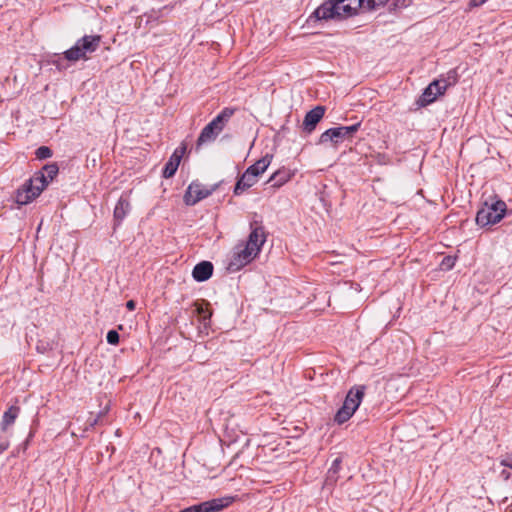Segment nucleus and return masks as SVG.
Instances as JSON below:
<instances>
[{
  "instance_id": "nucleus-32",
  "label": "nucleus",
  "mask_w": 512,
  "mask_h": 512,
  "mask_svg": "<svg viewBox=\"0 0 512 512\" xmlns=\"http://www.w3.org/2000/svg\"><path fill=\"white\" fill-rule=\"evenodd\" d=\"M440 79L448 80L452 83L449 84V87L454 85L457 82V75L456 72L451 70L447 73L446 77H441Z\"/></svg>"
},
{
  "instance_id": "nucleus-34",
  "label": "nucleus",
  "mask_w": 512,
  "mask_h": 512,
  "mask_svg": "<svg viewBox=\"0 0 512 512\" xmlns=\"http://www.w3.org/2000/svg\"><path fill=\"white\" fill-rule=\"evenodd\" d=\"M501 465L512 469V453L505 459L501 460Z\"/></svg>"
},
{
  "instance_id": "nucleus-37",
  "label": "nucleus",
  "mask_w": 512,
  "mask_h": 512,
  "mask_svg": "<svg viewBox=\"0 0 512 512\" xmlns=\"http://www.w3.org/2000/svg\"><path fill=\"white\" fill-rule=\"evenodd\" d=\"M487 0H471L470 4L472 6H480L484 4Z\"/></svg>"
},
{
  "instance_id": "nucleus-26",
  "label": "nucleus",
  "mask_w": 512,
  "mask_h": 512,
  "mask_svg": "<svg viewBox=\"0 0 512 512\" xmlns=\"http://www.w3.org/2000/svg\"><path fill=\"white\" fill-rule=\"evenodd\" d=\"M456 259L457 258L455 256L444 257L440 263V269L443 271L451 270L455 266Z\"/></svg>"
},
{
  "instance_id": "nucleus-14",
  "label": "nucleus",
  "mask_w": 512,
  "mask_h": 512,
  "mask_svg": "<svg viewBox=\"0 0 512 512\" xmlns=\"http://www.w3.org/2000/svg\"><path fill=\"white\" fill-rule=\"evenodd\" d=\"M130 211H131V205H130L129 199L126 195L123 194L118 199V201L115 205V208H114V212H113L114 228L116 226L121 225L122 221L130 213Z\"/></svg>"
},
{
  "instance_id": "nucleus-20",
  "label": "nucleus",
  "mask_w": 512,
  "mask_h": 512,
  "mask_svg": "<svg viewBox=\"0 0 512 512\" xmlns=\"http://www.w3.org/2000/svg\"><path fill=\"white\" fill-rule=\"evenodd\" d=\"M20 413V407L12 405L10 406L2 416L0 428L2 432H5L9 426L13 425Z\"/></svg>"
},
{
  "instance_id": "nucleus-11",
  "label": "nucleus",
  "mask_w": 512,
  "mask_h": 512,
  "mask_svg": "<svg viewBox=\"0 0 512 512\" xmlns=\"http://www.w3.org/2000/svg\"><path fill=\"white\" fill-rule=\"evenodd\" d=\"M251 232L248 236L246 247L251 249L256 254H259L262 246L266 242L265 228L259 221H253L250 223Z\"/></svg>"
},
{
  "instance_id": "nucleus-18",
  "label": "nucleus",
  "mask_w": 512,
  "mask_h": 512,
  "mask_svg": "<svg viewBox=\"0 0 512 512\" xmlns=\"http://www.w3.org/2000/svg\"><path fill=\"white\" fill-rule=\"evenodd\" d=\"M258 181V177L254 174H250L248 170L239 177L234 187V194L240 195L245 190L249 189L253 185H255Z\"/></svg>"
},
{
  "instance_id": "nucleus-36",
  "label": "nucleus",
  "mask_w": 512,
  "mask_h": 512,
  "mask_svg": "<svg viewBox=\"0 0 512 512\" xmlns=\"http://www.w3.org/2000/svg\"><path fill=\"white\" fill-rule=\"evenodd\" d=\"M511 473L507 470H502L500 473V477L504 480H508L510 478Z\"/></svg>"
},
{
  "instance_id": "nucleus-4",
  "label": "nucleus",
  "mask_w": 512,
  "mask_h": 512,
  "mask_svg": "<svg viewBox=\"0 0 512 512\" xmlns=\"http://www.w3.org/2000/svg\"><path fill=\"white\" fill-rule=\"evenodd\" d=\"M48 186V181L44 177L43 171L36 172L33 177L27 180L21 188L17 190L15 200L19 205H26L38 197Z\"/></svg>"
},
{
  "instance_id": "nucleus-3",
  "label": "nucleus",
  "mask_w": 512,
  "mask_h": 512,
  "mask_svg": "<svg viewBox=\"0 0 512 512\" xmlns=\"http://www.w3.org/2000/svg\"><path fill=\"white\" fill-rule=\"evenodd\" d=\"M235 112L236 108L233 107H225L222 109L221 112L201 130L197 139V147L214 141L224 130Z\"/></svg>"
},
{
  "instance_id": "nucleus-22",
  "label": "nucleus",
  "mask_w": 512,
  "mask_h": 512,
  "mask_svg": "<svg viewBox=\"0 0 512 512\" xmlns=\"http://www.w3.org/2000/svg\"><path fill=\"white\" fill-rule=\"evenodd\" d=\"M341 463H342V460L340 457H337L333 460L330 468L327 471V475H326V484L327 485H333L337 482L338 473L341 469Z\"/></svg>"
},
{
  "instance_id": "nucleus-25",
  "label": "nucleus",
  "mask_w": 512,
  "mask_h": 512,
  "mask_svg": "<svg viewBox=\"0 0 512 512\" xmlns=\"http://www.w3.org/2000/svg\"><path fill=\"white\" fill-rule=\"evenodd\" d=\"M53 152L48 146H40L35 151V156L39 160H44L50 158Z\"/></svg>"
},
{
  "instance_id": "nucleus-8",
  "label": "nucleus",
  "mask_w": 512,
  "mask_h": 512,
  "mask_svg": "<svg viewBox=\"0 0 512 512\" xmlns=\"http://www.w3.org/2000/svg\"><path fill=\"white\" fill-rule=\"evenodd\" d=\"M233 501L234 498L231 496L214 498L189 506L180 510L179 512H219L230 506Z\"/></svg>"
},
{
  "instance_id": "nucleus-27",
  "label": "nucleus",
  "mask_w": 512,
  "mask_h": 512,
  "mask_svg": "<svg viewBox=\"0 0 512 512\" xmlns=\"http://www.w3.org/2000/svg\"><path fill=\"white\" fill-rule=\"evenodd\" d=\"M119 339L120 336L116 330L112 329L107 332L106 340L110 345H117L119 343Z\"/></svg>"
},
{
  "instance_id": "nucleus-16",
  "label": "nucleus",
  "mask_w": 512,
  "mask_h": 512,
  "mask_svg": "<svg viewBox=\"0 0 512 512\" xmlns=\"http://www.w3.org/2000/svg\"><path fill=\"white\" fill-rule=\"evenodd\" d=\"M365 389L366 387L364 385L353 386L348 391L344 403L357 410L363 400Z\"/></svg>"
},
{
  "instance_id": "nucleus-29",
  "label": "nucleus",
  "mask_w": 512,
  "mask_h": 512,
  "mask_svg": "<svg viewBox=\"0 0 512 512\" xmlns=\"http://www.w3.org/2000/svg\"><path fill=\"white\" fill-rule=\"evenodd\" d=\"M52 349V345L49 342L39 340L36 345L37 352L45 354Z\"/></svg>"
},
{
  "instance_id": "nucleus-39",
  "label": "nucleus",
  "mask_w": 512,
  "mask_h": 512,
  "mask_svg": "<svg viewBox=\"0 0 512 512\" xmlns=\"http://www.w3.org/2000/svg\"><path fill=\"white\" fill-rule=\"evenodd\" d=\"M101 416H102V413H100V414L97 416V418H95L93 421H91V422H90V426H91V427H94V426L98 423V421H99V419H100V417H101Z\"/></svg>"
},
{
  "instance_id": "nucleus-28",
  "label": "nucleus",
  "mask_w": 512,
  "mask_h": 512,
  "mask_svg": "<svg viewBox=\"0 0 512 512\" xmlns=\"http://www.w3.org/2000/svg\"><path fill=\"white\" fill-rule=\"evenodd\" d=\"M389 0H366V6L368 10H374L377 7L384 6Z\"/></svg>"
},
{
  "instance_id": "nucleus-24",
  "label": "nucleus",
  "mask_w": 512,
  "mask_h": 512,
  "mask_svg": "<svg viewBox=\"0 0 512 512\" xmlns=\"http://www.w3.org/2000/svg\"><path fill=\"white\" fill-rule=\"evenodd\" d=\"M40 171L44 172V177L49 184L57 176L59 167L57 163H49L44 165Z\"/></svg>"
},
{
  "instance_id": "nucleus-9",
  "label": "nucleus",
  "mask_w": 512,
  "mask_h": 512,
  "mask_svg": "<svg viewBox=\"0 0 512 512\" xmlns=\"http://www.w3.org/2000/svg\"><path fill=\"white\" fill-rule=\"evenodd\" d=\"M451 82L443 79L432 81L423 91L417 103L421 107H425L434 102L438 96L443 95Z\"/></svg>"
},
{
  "instance_id": "nucleus-7",
  "label": "nucleus",
  "mask_w": 512,
  "mask_h": 512,
  "mask_svg": "<svg viewBox=\"0 0 512 512\" xmlns=\"http://www.w3.org/2000/svg\"><path fill=\"white\" fill-rule=\"evenodd\" d=\"M257 255L258 254L245 245L239 244L233 250L232 256L227 264V270L231 273H235L252 262Z\"/></svg>"
},
{
  "instance_id": "nucleus-13",
  "label": "nucleus",
  "mask_w": 512,
  "mask_h": 512,
  "mask_svg": "<svg viewBox=\"0 0 512 512\" xmlns=\"http://www.w3.org/2000/svg\"><path fill=\"white\" fill-rule=\"evenodd\" d=\"M185 150H186V147L182 146V147L177 148L173 152V154L170 156L169 160L167 161V163L165 164V166L163 168V171H162L163 178L168 179L175 175V173L179 167V164L181 162L182 156L185 153Z\"/></svg>"
},
{
  "instance_id": "nucleus-17",
  "label": "nucleus",
  "mask_w": 512,
  "mask_h": 512,
  "mask_svg": "<svg viewBox=\"0 0 512 512\" xmlns=\"http://www.w3.org/2000/svg\"><path fill=\"white\" fill-rule=\"evenodd\" d=\"M294 175V171L282 167L271 175V177L268 180V183H271L272 187L279 188L283 186L285 183H287Z\"/></svg>"
},
{
  "instance_id": "nucleus-23",
  "label": "nucleus",
  "mask_w": 512,
  "mask_h": 512,
  "mask_svg": "<svg viewBox=\"0 0 512 512\" xmlns=\"http://www.w3.org/2000/svg\"><path fill=\"white\" fill-rule=\"evenodd\" d=\"M355 411H356V409L346 405L343 402L342 407L336 412V414L334 416V422L339 425L347 422L353 416Z\"/></svg>"
},
{
  "instance_id": "nucleus-10",
  "label": "nucleus",
  "mask_w": 512,
  "mask_h": 512,
  "mask_svg": "<svg viewBox=\"0 0 512 512\" xmlns=\"http://www.w3.org/2000/svg\"><path fill=\"white\" fill-rule=\"evenodd\" d=\"M315 17L317 20L342 19L344 15L338 0H326L318 8L314 10L310 18Z\"/></svg>"
},
{
  "instance_id": "nucleus-12",
  "label": "nucleus",
  "mask_w": 512,
  "mask_h": 512,
  "mask_svg": "<svg viewBox=\"0 0 512 512\" xmlns=\"http://www.w3.org/2000/svg\"><path fill=\"white\" fill-rule=\"evenodd\" d=\"M325 114V107L318 105L308 111L302 123V131L305 135L311 134Z\"/></svg>"
},
{
  "instance_id": "nucleus-40",
  "label": "nucleus",
  "mask_w": 512,
  "mask_h": 512,
  "mask_svg": "<svg viewBox=\"0 0 512 512\" xmlns=\"http://www.w3.org/2000/svg\"><path fill=\"white\" fill-rule=\"evenodd\" d=\"M31 437H32V433L29 434V437L27 438L26 442H28Z\"/></svg>"
},
{
  "instance_id": "nucleus-1",
  "label": "nucleus",
  "mask_w": 512,
  "mask_h": 512,
  "mask_svg": "<svg viewBox=\"0 0 512 512\" xmlns=\"http://www.w3.org/2000/svg\"><path fill=\"white\" fill-rule=\"evenodd\" d=\"M506 210V203L497 195L491 194L482 199L476 214V224L480 227L497 224L504 218Z\"/></svg>"
},
{
  "instance_id": "nucleus-21",
  "label": "nucleus",
  "mask_w": 512,
  "mask_h": 512,
  "mask_svg": "<svg viewBox=\"0 0 512 512\" xmlns=\"http://www.w3.org/2000/svg\"><path fill=\"white\" fill-rule=\"evenodd\" d=\"M272 158V155L266 154L261 159L256 161L253 165L249 166L246 170H248L250 174H254L255 176L259 177V175L264 173L266 169L269 167Z\"/></svg>"
},
{
  "instance_id": "nucleus-31",
  "label": "nucleus",
  "mask_w": 512,
  "mask_h": 512,
  "mask_svg": "<svg viewBox=\"0 0 512 512\" xmlns=\"http://www.w3.org/2000/svg\"><path fill=\"white\" fill-rule=\"evenodd\" d=\"M196 311L198 315L202 318L203 322H206L211 317V313L207 311L202 305H196Z\"/></svg>"
},
{
  "instance_id": "nucleus-33",
  "label": "nucleus",
  "mask_w": 512,
  "mask_h": 512,
  "mask_svg": "<svg viewBox=\"0 0 512 512\" xmlns=\"http://www.w3.org/2000/svg\"><path fill=\"white\" fill-rule=\"evenodd\" d=\"M9 440L5 436H0V453L9 448Z\"/></svg>"
},
{
  "instance_id": "nucleus-19",
  "label": "nucleus",
  "mask_w": 512,
  "mask_h": 512,
  "mask_svg": "<svg viewBox=\"0 0 512 512\" xmlns=\"http://www.w3.org/2000/svg\"><path fill=\"white\" fill-rule=\"evenodd\" d=\"M344 18L355 15L359 8L366 6V0H338Z\"/></svg>"
},
{
  "instance_id": "nucleus-6",
  "label": "nucleus",
  "mask_w": 512,
  "mask_h": 512,
  "mask_svg": "<svg viewBox=\"0 0 512 512\" xmlns=\"http://www.w3.org/2000/svg\"><path fill=\"white\" fill-rule=\"evenodd\" d=\"M219 187V184H214L210 188H205L199 181H192L187 187L183 201L187 206H194L199 201L212 195Z\"/></svg>"
},
{
  "instance_id": "nucleus-5",
  "label": "nucleus",
  "mask_w": 512,
  "mask_h": 512,
  "mask_svg": "<svg viewBox=\"0 0 512 512\" xmlns=\"http://www.w3.org/2000/svg\"><path fill=\"white\" fill-rule=\"evenodd\" d=\"M360 127L361 122L359 121L350 126L329 128L320 135L318 144H324L330 141L334 145H337L345 139L352 138L354 134L360 129Z\"/></svg>"
},
{
  "instance_id": "nucleus-30",
  "label": "nucleus",
  "mask_w": 512,
  "mask_h": 512,
  "mask_svg": "<svg viewBox=\"0 0 512 512\" xmlns=\"http://www.w3.org/2000/svg\"><path fill=\"white\" fill-rule=\"evenodd\" d=\"M52 65H54L57 70L62 71L67 68V66L64 64L63 59L59 57V55H54V58L49 61Z\"/></svg>"
},
{
  "instance_id": "nucleus-35",
  "label": "nucleus",
  "mask_w": 512,
  "mask_h": 512,
  "mask_svg": "<svg viewBox=\"0 0 512 512\" xmlns=\"http://www.w3.org/2000/svg\"><path fill=\"white\" fill-rule=\"evenodd\" d=\"M126 308L130 311H133L136 308V302L134 300L127 301Z\"/></svg>"
},
{
  "instance_id": "nucleus-38",
  "label": "nucleus",
  "mask_w": 512,
  "mask_h": 512,
  "mask_svg": "<svg viewBox=\"0 0 512 512\" xmlns=\"http://www.w3.org/2000/svg\"><path fill=\"white\" fill-rule=\"evenodd\" d=\"M396 5L397 6H401V7H406L408 6V3H406V0H396Z\"/></svg>"
},
{
  "instance_id": "nucleus-2",
  "label": "nucleus",
  "mask_w": 512,
  "mask_h": 512,
  "mask_svg": "<svg viewBox=\"0 0 512 512\" xmlns=\"http://www.w3.org/2000/svg\"><path fill=\"white\" fill-rule=\"evenodd\" d=\"M101 39L100 35L83 36L70 49L63 52L64 59L69 62L88 60L89 55L100 47Z\"/></svg>"
},
{
  "instance_id": "nucleus-15",
  "label": "nucleus",
  "mask_w": 512,
  "mask_h": 512,
  "mask_svg": "<svg viewBox=\"0 0 512 512\" xmlns=\"http://www.w3.org/2000/svg\"><path fill=\"white\" fill-rule=\"evenodd\" d=\"M213 264L209 261H201L196 264L192 271V277L197 282L207 281L213 274Z\"/></svg>"
}]
</instances>
